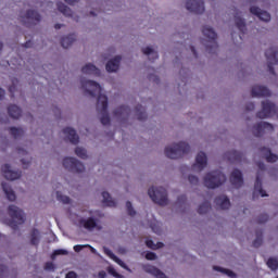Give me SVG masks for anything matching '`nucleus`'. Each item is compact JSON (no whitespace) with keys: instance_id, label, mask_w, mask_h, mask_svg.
I'll list each match as a JSON object with an SVG mask.
<instances>
[{"instance_id":"f257e3e1","label":"nucleus","mask_w":278,"mask_h":278,"mask_svg":"<svg viewBox=\"0 0 278 278\" xmlns=\"http://www.w3.org/2000/svg\"><path fill=\"white\" fill-rule=\"evenodd\" d=\"M80 85L86 94L90 97H98L97 112L101 114L100 123L102 125H110V114H108V96L101 93L102 88L99 83L86 78L80 79Z\"/></svg>"},{"instance_id":"f03ea898","label":"nucleus","mask_w":278,"mask_h":278,"mask_svg":"<svg viewBox=\"0 0 278 278\" xmlns=\"http://www.w3.org/2000/svg\"><path fill=\"white\" fill-rule=\"evenodd\" d=\"M186 153H190V144L184 141L165 148V155L169 160H179V157H184Z\"/></svg>"},{"instance_id":"7ed1b4c3","label":"nucleus","mask_w":278,"mask_h":278,"mask_svg":"<svg viewBox=\"0 0 278 278\" xmlns=\"http://www.w3.org/2000/svg\"><path fill=\"white\" fill-rule=\"evenodd\" d=\"M202 34L206 38V42L202 41V45H204L206 51L208 53H216L218 51V42L216 41L218 35L216 31H214V28L210 26H203Z\"/></svg>"},{"instance_id":"20e7f679","label":"nucleus","mask_w":278,"mask_h":278,"mask_svg":"<svg viewBox=\"0 0 278 278\" xmlns=\"http://www.w3.org/2000/svg\"><path fill=\"white\" fill-rule=\"evenodd\" d=\"M227 181V176L220 170H213L204 176V186L211 190L220 188Z\"/></svg>"},{"instance_id":"39448f33","label":"nucleus","mask_w":278,"mask_h":278,"mask_svg":"<svg viewBox=\"0 0 278 278\" xmlns=\"http://www.w3.org/2000/svg\"><path fill=\"white\" fill-rule=\"evenodd\" d=\"M8 212L12 219H10L7 225H9L13 231H16L18 225L25 223V213L14 204L9 205Z\"/></svg>"},{"instance_id":"423d86ee","label":"nucleus","mask_w":278,"mask_h":278,"mask_svg":"<svg viewBox=\"0 0 278 278\" xmlns=\"http://www.w3.org/2000/svg\"><path fill=\"white\" fill-rule=\"evenodd\" d=\"M148 194L156 205H168V192L164 187H151Z\"/></svg>"},{"instance_id":"0eeeda50","label":"nucleus","mask_w":278,"mask_h":278,"mask_svg":"<svg viewBox=\"0 0 278 278\" xmlns=\"http://www.w3.org/2000/svg\"><path fill=\"white\" fill-rule=\"evenodd\" d=\"M63 166L71 173H84V170H86V167L81 162H79V160L71 156L63 159Z\"/></svg>"},{"instance_id":"6e6552de","label":"nucleus","mask_w":278,"mask_h":278,"mask_svg":"<svg viewBox=\"0 0 278 278\" xmlns=\"http://www.w3.org/2000/svg\"><path fill=\"white\" fill-rule=\"evenodd\" d=\"M265 58L267 59V68L270 75L275 74V64H278V48H269L265 51Z\"/></svg>"},{"instance_id":"1a4fd4ad","label":"nucleus","mask_w":278,"mask_h":278,"mask_svg":"<svg viewBox=\"0 0 278 278\" xmlns=\"http://www.w3.org/2000/svg\"><path fill=\"white\" fill-rule=\"evenodd\" d=\"M273 131H275V127L267 122H260L252 128V134L255 136V138H262V136H264L266 132L270 134Z\"/></svg>"},{"instance_id":"9d476101","label":"nucleus","mask_w":278,"mask_h":278,"mask_svg":"<svg viewBox=\"0 0 278 278\" xmlns=\"http://www.w3.org/2000/svg\"><path fill=\"white\" fill-rule=\"evenodd\" d=\"M41 18L40 13L35 10H28L25 16H22V23L26 25V27H31V25H38Z\"/></svg>"},{"instance_id":"9b49d317","label":"nucleus","mask_w":278,"mask_h":278,"mask_svg":"<svg viewBox=\"0 0 278 278\" xmlns=\"http://www.w3.org/2000/svg\"><path fill=\"white\" fill-rule=\"evenodd\" d=\"M186 8L193 14H203L205 12V2L203 0H187Z\"/></svg>"},{"instance_id":"f8f14e48","label":"nucleus","mask_w":278,"mask_h":278,"mask_svg":"<svg viewBox=\"0 0 278 278\" xmlns=\"http://www.w3.org/2000/svg\"><path fill=\"white\" fill-rule=\"evenodd\" d=\"M1 170H2L3 177L8 179V181H14L15 179H21L22 173L20 170L17 172L12 170V167L10 166V164L2 165Z\"/></svg>"},{"instance_id":"ddd939ff","label":"nucleus","mask_w":278,"mask_h":278,"mask_svg":"<svg viewBox=\"0 0 278 278\" xmlns=\"http://www.w3.org/2000/svg\"><path fill=\"white\" fill-rule=\"evenodd\" d=\"M230 184L235 186V188H242L244 184V178L242 177V172L236 168L230 174Z\"/></svg>"},{"instance_id":"4468645a","label":"nucleus","mask_w":278,"mask_h":278,"mask_svg":"<svg viewBox=\"0 0 278 278\" xmlns=\"http://www.w3.org/2000/svg\"><path fill=\"white\" fill-rule=\"evenodd\" d=\"M228 162H231L232 164H238L240 162H244L247 160L244 153L238 152L236 150L228 151L225 153Z\"/></svg>"},{"instance_id":"2eb2a0df","label":"nucleus","mask_w":278,"mask_h":278,"mask_svg":"<svg viewBox=\"0 0 278 278\" xmlns=\"http://www.w3.org/2000/svg\"><path fill=\"white\" fill-rule=\"evenodd\" d=\"M250 12L254 16H257L260 21H264V23H268V21H270V13L263 11L258 7H251Z\"/></svg>"},{"instance_id":"dca6fc26","label":"nucleus","mask_w":278,"mask_h":278,"mask_svg":"<svg viewBox=\"0 0 278 278\" xmlns=\"http://www.w3.org/2000/svg\"><path fill=\"white\" fill-rule=\"evenodd\" d=\"M252 97H270V89L265 86L255 85L251 90Z\"/></svg>"},{"instance_id":"f3484780","label":"nucleus","mask_w":278,"mask_h":278,"mask_svg":"<svg viewBox=\"0 0 278 278\" xmlns=\"http://www.w3.org/2000/svg\"><path fill=\"white\" fill-rule=\"evenodd\" d=\"M64 136L70 140L72 144H79V136L77 135V131L73 129L72 127H66L63 129Z\"/></svg>"},{"instance_id":"a211bd4d","label":"nucleus","mask_w":278,"mask_h":278,"mask_svg":"<svg viewBox=\"0 0 278 278\" xmlns=\"http://www.w3.org/2000/svg\"><path fill=\"white\" fill-rule=\"evenodd\" d=\"M121 55H117L114 59L108 61L105 65V70L108 71V73H116V71L121 68Z\"/></svg>"},{"instance_id":"6ab92c4d","label":"nucleus","mask_w":278,"mask_h":278,"mask_svg":"<svg viewBox=\"0 0 278 278\" xmlns=\"http://www.w3.org/2000/svg\"><path fill=\"white\" fill-rule=\"evenodd\" d=\"M207 166V155L205 152H199L195 156V164H193V168H199V170H203Z\"/></svg>"},{"instance_id":"aec40b11","label":"nucleus","mask_w":278,"mask_h":278,"mask_svg":"<svg viewBox=\"0 0 278 278\" xmlns=\"http://www.w3.org/2000/svg\"><path fill=\"white\" fill-rule=\"evenodd\" d=\"M214 203L220 207V210H229V207H231V202L227 195L216 197Z\"/></svg>"},{"instance_id":"412c9836","label":"nucleus","mask_w":278,"mask_h":278,"mask_svg":"<svg viewBox=\"0 0 278 278\" xmlns=\"http://www.w3.org/2000/svg\"><path fill=\"white\" fill-rule=\"evenodd\" d=\"M79 225L87 229V231H92V229H97L98 227L97 219H94V217H89L87 219L81 218L79 219Z\"/></svg>"},{"instance_id":"4be33fe9","label":"nucleus","mask_w":278,"mask_h":278,"mask_svg":"<svg viewBox=\"0 0 278 278\" xmlns=\"http://www.w3.org/2000/svg\"><path fill=\"white\" fill-rule=\"evenodd\" d=\"M143 270L146 273H149L150 275H153V277L156 278H166V274H164L162 270H160L157 267L152 265H144Z\"/></svg>"},{"instance_id":"5701e85b","label":"nucleus","mask_w":278,"mask_h":278,"mask_svg":"<svg viewBox=\"0 0 278 278\" xmlns=\"http://www.w3.org/2000/svg\"><path fill=\"white\" fill-rule=\"evenodd\" d=\"M81 73H84V75H96L97 77H99V75H101V70L96 67L94 64L88 63L83 66Z\"/></svg>"},{"instance_id":"b1692460","label":"nucleus","mask_w":278,"mask_h":278,"mask_svg":"<svg viewBox=\"0 0 278 278\" xmlns=\"http://www.w3.org/2000/svg\"><path fill=\"white\" fill-rule=\"evenodd\" d=\"M235 23L241 34H247V23L242 17H240V12L238 11L235 12Z\"/></svg>"},{"instance_id":"393cba45","label":"nucleus","mask_w":278,"mask_h":278,"mask_svg":"<svg viewBox=\"0 0 278 278\" xmlns=\"http://www.w3.org/2000/svg\"><path fill=\"white\" fill-rule=\"evenodd\" d=\"M113 114L117 117L129 118V114H131V109L127 105H122L118 106Z\"/></svg>"},{"instance_id":"a878e982","label":"nucleus","mask_w":278,"mask_h":278,"mask_svg":"<svg viewBox=\"0 0 278 278\" xmlns=\"http://www.w3.org/2000/svg\"><path fill=\"white\" fill-rule=\"evenodd\" d=\"M1 186L8 201H16V193H14L12 187L8 182H2Z\"/></svg>"},{"instance_id":"bb28decb","label":"nucleus","mask_w":278,"mask_h":278,"mask_svg":"<svg viewBox=\"0 0 278 278\" xmlns=\"http://www.w3.org/2000/svg\"><path fill=\"white\" fill-rule=\"evenodd\" d=\"M261 153H263L266 162L275 163L278 160L277 154H274L269 148L263 147L260 149Z\"/></svg>"},{"instance_id":"cd10ccee","label":"nucleus","mask_w":278,"mask_h":278,"mask_svg":"<svg viewBox=\"0 0 278 278\" xmlns=\"http://www.w3.org/2000/svg\"><path fill=\"white\" fill-rule=\"evenodd\" d=\"M8 114L9 116H11V118L18 119V117L22 116L23 111L21 110V108H18V105L10 104L8 106Z\"/></svg>"},{"instance_id":"c85d7f7f","label":"nucleus","mask_w":278,"mask_h":278,"mask_svg":"<svg viewBox=\"0 0 278 278\" xmlns=\"http://www.w3.org/2000/svg\"><path fill=\"white\" fill-rule=\"evenodd\" d=\"M75 34H71L66 37H63L61 39V47H63V49H68V47H71L75 42Z\"/></svg>"},{"instance_id":"c756f323","label":"nucleus","mask_w":278,"mask_h":278,"mask_svg":"<svg viewBox=\"0 0 278 278\" xmlns=\"http://www.w3.org/2000/svg\"><path fill=\"white\" fill-rule=\"evenodd\" d=\"M135 112L138 121H147V109L142 104H138L135 108Z\"/></svg>"},{"instance_id":"7c9ffc66","label":"nucleus","mask_w":278,"mask_h":278,"mask_svg":"<svg viewBox=\"0 0 278 278\" xmlns=\"http://www.w3.org/2000/svg\"><path fill=\"white\" fill-rule=\"evenodd\" d=\"M255 192H258L261 197H268V194H266V190L262 188V178H260V175L256 176V180L254 184V194Z\"/></svg>"},{"instance_id":"2f4dec72","label":"nucleus","mask_w":278,"mask_h":278,"mask_svg":"<svg viewBox=\"0 0 278 278\" xmlns=\"http://www.w3.org/2000/svg\"><path fill=\"white\" fill-rule=\"evenodd\" d=\"M56 8L59 12H61V14H63L64 16H73V10L64 4V2H58Z\"/></svg>"},{"instance_id":"473e14b6","label":"nucleus","mask_w":278,"mask_h":278,"mask_svg":"<svg viewBox=\"0 0 278 278\" xmlns=\"http://www.w3.org/2000/svg\"><path fill=\"white\" fill-rule=\"evenodd\" d=\"M102 202L104 203V205H106L108 207H116V202L114 200H112V195H110V192H102Z\"/></svg>"},{"instance_id":"72a5a7b5","label":"nucleus","mask_w":278,"mask_h":278,"mask_svg":"<svg viewBox=\"0 0 278 278\" xmlns=\"http://www.w3.org/2000/svg\"><path fill=\"white\" fill-rule=\"evenodd\" d=\"M38 236H40V231L36 228L33 229L30 232V244H33V247H38L40 243V238Z\"/></svg>"},{"instance_id":"f704fd0d","label":"nucleus","mask_w":278,"mask_h":278,"mask_svg":"<svg viewBox=\"0 0 278 278\" xmlns=\"http://www.w3.org/2000/svg\"><path fill=\"white\" fill-rule=\"evenodd\" d=\"M212 210V204L210 201H205L198 207V214H207Z\"/></svg>"},{"instance_id":"c9c22d12","label":"nucleus","mask_w":278,"mask_h":278,"mask_svg":"<svg viewBox=\"0 0 278 278\" xmlns=\"http://www.w3.org/2000/svg\"><path fill=\"white\" fill-rule=\"evenodd\" d=\"M104 253H106V255L111 257L113 262H116V264H118L119 266H125V263L121 258H118V256H116L111 250L105 249Z\"/></svg>"},{"instance_id":"e433bc0d","label":"nucleus","mask_w":278,"mask_h":278,"mask_svg":"<svg viewBox=\"0 0 278 278\" xmlns=\"http://www.w3.org/2000/svg\"><path fill=\"white\" fill-rule=\"evenodd\" d=\"M263 232L262 230L256 231V239L253 241L254 249H260L262 247L264 239L262 238Z\"/></svg>"},{"instance_id":"4c0bfd02","label":"nucleus","mask_w":278,"mask_h":278,"mask_svg":"<svg viewBox=\"0 0 278 278\" xmlns=\"http://www.w3.org/2000/svg\"><path fill=\"white\" fill-rule=\"evenodd\" d=\"M142 53H143L144 55H151L152 62H153L154 60H157V58H159L157 52H155L151 47H146V48H143V49H142Z\"/></svg>"},{"instance_id":"58836bf2","label":"nucleus","mask_w":278,"mask_h":278,"mask_svg":"<svg viewBox=\"0 0 278 278\" xmlns=\"http://www.w3.org/2000/svg\"><path fill=\"white\" fill-rule=\"evenodd\" d=\"M9 131L11 134V136H13V138H21V136H23V134H25V130H23V128H16V127H10Z\"/></svg>"},{"instance_id":"ea45409f","label":"nucleus","mask_w":278,"mask_h":278,"mask_svg":"<svg viewBox=\"0 0 278 278\" xmlns=\"http://www.w3.org/2000/svg\"><path fill=\"white\" fill-rule=\"evenodd\" d=\"M146 245L148 247V249H152L153 251H155L156 249H162V247H164V243L159 242L157 245L153 242V240L148 239L146 241Z\"/></svg>"},{"instance_id":"a19ab883","label":"nucleus","mask_w":278,"mask_h":278,"mask_svg":"<svg viewBox=\"0 0 278 278\" xmlns=\"http://www.w3.org/2000/svg\"><path fill=\"white\" fill-rule=\"evenodd\" d=\"M267 266L270 270H278V260L275 257H269L267 260Z\"/></svg>"},{"instance_id":"79ce46f5","label":"nucleus","mask_w":278,"mask_h":278,"mask_svg":"<svg viewBox=\"0 0 278 278\" xmlns=\"http://www.w3.org/2000/svg\"><path fill=\"white\" fill-rule=\"evenodd\" d=\"M56 199L58 201L64 203L65 205H68V203H71V198L67 195H63L60 191H56Z\"/></svg>"},{"instance_id":"37998d69","label":"nucleus","mask_w":278,"mask_h":278,"mask_svg":"<svg viewBox=\"0 0 278 278\" xmlns=\"http://www.w3.org/2000/svg\"><path fill=\"white\" fill-rule=\"evenodd\" d=\"M75 153L77 157H80L81 160H86L88 157V154L86 152V149L77 147L75 149Z\"/></svg>"},{"instance_id":"c03bdc74","label":"nucleus","mask_w":278,"mask_h":278,"mask_svg":"<svg viewBox=\"0 0 278 278\" xmlns=\"http://www.w3.org/2000/svg\"><path fill=\"white\" fill-rule=\"evenodd\" d=\"M214 270H218V273H224L225 275H228V277H236V274L231 269H226L223 267L214 266Z\"/></svg>"},{"instance_id":"a18cd8bd","label":"nucleus","mask_w":278,"mask_h":278,"mask_svg":"<svg viewBox=\"0 0 278 278\" xmlns=\"http://www.w3.org/2000/svg\"><path fill=\"white\" fill-rule=\"evenodd\" d=\"M126 210H127L128 216H136V210H134V205L131 204V202L129 201L126 202Z\"/></svg>"},{"instance_id":"49530a36","label":"nucleus","mask_w":278,"mask_h":278,"mask_svg":"<svg viewBox=\"0 0 278 278\" xmlns=\"http://www.w3.org/2000/svg\"><path fill=\"white\" fill-rule=\"evenodd\" d=\"M256 222L258 223V225H264V223H268V214H261Z\"/></svg>"},{"instance_id":"de8ad7c7","label":"nucleus","mask_w":278,"mask_h":278,"mask_svg":"<svg viewBox=\"0 0 278 278\" xmlns=\"http://www.w3.org/2000/svg\"><path fill=\"white\" fill-rule=\"evenodd\" d=\"M188 179H189V182L191 184V186H199V177H197L194 175H189Z\"/></svg>"},{"instance_id":"09e8293b","label":"nucleus","mask_w":278,"mask_h":278,"mask_svg":"<svg viewBox=\"0 0 278 278\" xmlns=\"http://www.w3.org/2000/svg\"><path fill=\"white\" fill-rule=\"evenodd\" d=\"M8 277V266L0 265V278H7Z\"/></svg>"},{"instance_id":"8fccbe9b","label":"nucleus","mask_w":278,"mask_h":278,"mask_svg":"<svg viewBox=\"0 0 278 278\" xmlns=\"http://www.w3.org/2000/svg\"><path fill=\"white\" fill-rule=\"evenodd\" d=\"M55 255H68V251L59 249L53 252L52 257H55Z\"/></svg>"},{"instance_id":"3c124183","label":"nucleus","mask_w":278,"mask_h":278,"mask_svg":"<svg viewBox=\"0 0 278 278\" xmlns=\"http://www.w3.org/2000/svg\"><path fill=\"white\" fill-rule=\"evenodd\" d=\"M43 268L45 270H55V264H53V262H47Z\"/></svg>"},{"instance_id":"603ef678","label":"nucleus","mask_w":278,"mask_h":278,"mask_svg":"<svg viewBox=\"0 0 278 278\" xmlns=\"http://www.w3.org/2000/svg\"><path fill=\"white\" fill-rule=\"evenodd\" d=\"M146 260H149V261L157 260V254H155V252H147Z\"/></svg>"},{"instance_id":"864d4df0","label":"nucleus","mask_w":278,"mask_h":278,"mask_svg":"<svg viewBox=\"0 0 278 278\" xmlns=\"http://www.w3.org/2000/svg\"><path fill=\"white\" fill-rule=\"evenodd\" d=\"M90 245L86 244V245H81V244H77V245H74V251L75 253H79L81 251H84V249L88 248Z\"/></svg>"},{"instance_id":"5fc2aeb1","label":"nucleus","mask_w":278,"mask_h":278,"mask_svg":"<svg viewBox=\"0 0 278 278\" xmlns=\"http://www.w3.org/2000/svg\"><path fill=\"white\" fill-rule=\"evenodd\" d=\"M245 110H247V112H253V110H255V103L249 102V103L245 105Z\"/></svg>"},{"instance_id":"6e6d98bb","label":"nucleus","mask_w":278,"mask_h":278,"mask_svg":"<svg viewBox=\"0 0 278 278\" xmlns=\"http://www.w3.org/2000/svg\"><path fill=\"white\" fill-rule=\"evenodd\" d=\"M109 273H110L111 275H113V277L121 278V275L117 274V273H116V269H114V268H110V269H109Z\"/></svg>"},{"instance_id":"4d7b16f0","label":"nucleus","mask_w":278,"mask_h":278,"mask_svg":"<svg viewBox=\"0 0 278 278\" xmlns=\"http://www.w3.org/2000/svg\"><path fill=\"white\" fill-rule=\"evenodd\" d=\"M65 278H77V274L75 271H70L66 274Z\"/></svg>"},{"instance_id":"13d9d810","label":"nucleus","mask_w":278,"mask_h":278,"mask_svg":"<svg viewBox=\"0 0 278 278\" xmlns=\"http://www.w3.org/2000/svg\"><path fill=\"white\" fill-rule=\"evenodd\" d=\"M257 167L260 168V170H266V164H264L263 162H258Z\"/></svg>"},{"instance_id":"bf43d9fd","label":"nucleus","mask_w":278,"mask_h":278,"mask_svg":"<svg viewBox=\"0 0 278 278\" xmlns=\"http://www.w3.org/2000/svg\"><path fill=\"white\" fill-rule=\"evenodd\" d=\"M185 201H187V198L184 194L178 197V199H177V203H184Z\"/></svg>"},{"instance_id":"052dcab7","label":"nucleus","mask_w":278,"mask_h":278,"mask_svg":"<svg viewBox=\"0 0 278 278\" xmlns=\"http://www.w3.org/2000/svg\"><path fill=\"white\" fill-rule=\"evenodd\" d=\"M190 50L193 53L194 58H199V53H197V49L194 48V46H190Z\"/></svg>"},{"instance_id":"680f3d73","label":"nucleus","mask_w":278,"mask_h":278,"mask_svg":"<svg viewBox=\"0 0 278 278\" xmlns=\"http://www.w3.org/2000/svg\"><path fill=\"white\" fill-rule=\"evenodd\" d=\"M98 276H99V278H105V277H108V274L105 273V270H101V271H99Z\"/></svg>"},{"instance_id":"e2e57ef3","label":"nucleus","mask_w":278,"mask_h":278,"mask_svg":"<svg viewBox=\"0 0 278 278\" xmlns=\"http://www.w3.org/2000/svg\"><path fill=\"white\" fill-rule=\"evenodd\" d=\"M65 3H68V5H75L79 0H64Z\"/></svg>"},{"instance_id":"0e129e2a","label":"nucleus","mask_w":278,"mask_h":278,"mask_svg":"<svg viewBox=\"0 0 278 278\" xmlns=\"http://www.w3.org/2000/svg\"><path fill=\"white\" fill-rule=\"evenodd\" d=\"M33 42L30 40L26 41L24 43L25 49H29L31 47Z\"/></svg>"},{"instance_id":"69168bd1","label":"nucleus","mask_w":278,"mask_h":278,"mask_svg":"<svg viewBox=\"0 0 278 278\" xmlns=\"http://www.w3.org/2000/svg\"><path fill=\"white\" fill-rule=\"evenodd\" d=\"M5 97V90L3 88H0V99H3Z\"/></svg>"},{"instance_id":"338daca9","label":"nucleus","mask_w":278,"mask_h":278,"mask_svg":"<svg viewBox=\"0 0 278 278\" xmlns=\"http://www.w3.org/2000/svg\"><path fill=\"white\" fill-rule=\"evenodd\" d=\"M23 166H29V162L25 161V159L21 160Z\"/></svg>"},{"instance_id":"774afa93","label":"nucleus","mask_w":278,"mask_h":278,"mask_svg":"<svg viewBox=\"0 0 278 278\" xmlns=\"http://www.w3.org/2000/svg\"><path fill=\"white\" fill-rule=\"evenodd\" d=\"M54 28H55V29H62V24H55V25H54Z\"/></svg>"}]
</instances>
